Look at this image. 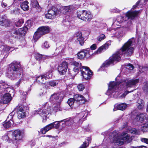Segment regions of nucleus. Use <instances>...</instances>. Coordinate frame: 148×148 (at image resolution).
Here are the masks:
<instances>
[{
  "label": "nucleus",
  "instance_id": "1",
  "mask_svg": "<svg viewBox=\"0 0 148 148\" xmlns=\"http://www.w3.org/2000/svg\"><path fill=\"white\" fill-rule=\"evenodd\" d=\"M116 82L113 81L108 84V89L107 92V95L115 98L122 99L130 92H132L136 89L130 91H128L127 89L136 86L139 82L138 79L129 80L127 78L121 79L118 76L115 79Z\"/></svg>",
  "mask_w": 148,
  "mask_h": 148
},
{
  "label": "nucleus",
  "instance_id": "2",
  "mask_svg": "<svg viewBox=\"0 0 148 148\" xmlns=\"http://www.w3.org/2000/svg\"><path fill=\"white\" fill-rule=\"evenodd\" d=\"M135 42L134 37L129 39L121 48L120 49L114 54L109 58L106 60L101 65L98 71H103L106 68L108 67L110 64L114 63L115 61H119L121 57L123 54L124 56H130L133 53L134 48L132 47Z\"/></svg>",
  "mask_w": 148,
  "mask_h": 148
},
{
  "label": "nucleus",
  "instance_id": "3",
  "mask_svg": "<svg viewBox=\"0 0 148 148\" xmlns=\"http://www.w3.org/2000/svg\"><path fill=\"white\" fill-rule=\"evenodd\" d=\"M14 90L12 87H9L5 82L0 81V104H7L12 100V93L14 95Z\"/></svg>",
  "mask_w": 148,
  "mask_h": 148
},
{
  "label": "nucleus",
  "instance_id": "4",
  "mask_svg": "<svg viewBox=\"0 0 148 148\" xmlns=\"http://www.w3.org/2000/svg\"><path fill=\"white\" fill-rule=\"evenodd\" d=\"M124 134H123L122 136H120L119 135L118 131H114L112 132L109 134V136L106 135L105 137L103 143H104L110 142L118 145H121L124 143L129 142L130 136L127 134L124 136Z\"/></svg>",
  "mask_w": 148,
  "mask_h": 148
},
{
  "label": "nucleus",
  "instance_id": "5",
  "mask_svg": "<svg viewBox=\"0 0 148 148\" xmlns=\"http://www.w3.org/2000/svg\"><path fill=\"white\" fill-rule=\"evenodd\" d=\"M23 67L19 61H14L9 65L8 70L6 73V76L12 80H14L16 77H22L24 74L23 73Z\"/></svg>",
  "mask_w": 148,
  "mask_h": 148
},
{
  "label": "nucleus",
  "instance_id": "6",
  "mask_svg": "<svg viewBox=\"0 0 148 148\" xmlns=\"http://www.w3.org/2000/svg\"><path fill=\"white\" fill-rule=\"evenodd\" d=\"M75 8V7L73 5L64 6L56 4L52 6L48 11L47 13L45 14V16L47 18L51 19L56 15L58 12H60L65 14L67 12H70L73 10Z\"/></svg>",
  "mask_w": 148,
  "mask_h": 148
},
{
  "label": "nucleus",
  "instance_id": "7",
  "mask_svg": "<svg viewBox=\"0 0 148 148\" xmlns=\"http://www.w3.org/2000/svg\"><path fill=\"white\" fill-rule=\"evenodd\" d=\"M51 104L46 102L42 105L41 108L36 111L37 114H39L43 119V121L47 119V116L53 112H56L60 110V107L58 105L55 106L53 108H51Z\"/></svg>",
  "mask_w": 148,
  "mask_h": 148
},
{
  "label": "nucleus",
  "instance_id": "8",
  "mask_svg": "<svg viewBox=\"0 0 148 148\" xmlns=\"http://www.w3.org/2000/svg\"><path fill=\"white\" fill-rule=\"evenodd\" d=\"M30 22V21H27L25 24L26 27L18 29H14L11 32V35L12 37L15 38L21 39V42L22 43L21 45L23 46L26 44V42L22 36L25 35L28 30V27H29L31 26L30 24H28V23Z\"/></svg>",
  "mask_w": 148,
  "mask_h": 148
},
{
  "label": "nucleus",
  "instance_id": "9",
  "mask_svg": "<svg viewBox=\"0 0 148 148\" xmlns=\"http://www.w3.org/2000/svg\"><path fill=\"white\" fill-rule=\"evenodd\" d=\"M69 59L71 61V62H69L71 65L74 66V67H77L80 69L82 75L84 79L89 80L91 78L92 75L93 73L88 67L82 66L80 63L74 61L73 59L71 58H69Z\"/></svg>",
  "mask_w": 148,
  "mask_h": 148
},
{
  "label": "nucleus",
  "instance_id": "10",
  "mask_svg": "<svg viewBox=\"0 0 148 148\" xmlns=\"http://www.w3.org/2000/svg\"><path fill=\"white\" fill-rule=\"evenodd\" d=\"M140 13L141 11L140 10L132 11L131 10L126 13V15L124 16H118L116 21L113 22V24L114 25L116 24L118 25L119 24H121L129 19L133 20L135 17L138 16Z\"/></svg>",
  "mask_w": 148,
  "mask_h": 148
},
{
  "label": "nucleus",
  "instance_id": "11",
  "mask_svg": "<svg viewBox=\"0 0 148 148\" xmlns=\"http://www.w3.org/2000/svg\"><path fill=\"white\" fill-rule=\"evenodd\" d=\"M71 121L72 120H70L68 119H67L60 121L54 122L47 125L43 128L41 129L39 132V133L40 134H44L53 128H58L60 126V122H64L65 123V124L69 125H71V123L69 122H71Z\"/></svg>",
  "mask_w": 148,
  "mask_h": 148
},
{
  "label": "nucleus",
  "instance_id": "12",
  "mask_svg": "<svg viewBox=\"0 0 148 148\" xmlns=\"http://www.w3.org/2000/svg\"><path fill=\"white\" fill-rule=\"evenodd\" d=\"M51 31L50 27L47 26H42L39 27L35 33L33 38L36 41L43 35L49 33Z\"/></svg>",
  "mask_w": 148,
  "mask_h": 148
},
{
  "label": "nucleus",
  "instance_id": "13",
  "mask_svg": "<svg viewBox=\"0 0 148 148\" xmlns=\"http://www.w3.org/2000/svg\"><path fill=\"white\" fill-rule=\"evenodd\" d=\"M28 107L22 104L18 105L12 111L15 113L16 111L17 117L19 119H22L25 116L26 112H27Z\"/></svg>",
  "mask_w": 148,
  "mask_h": 148
},
{
  "label": "nucleus",
  "instance_id": "14",
  "mask_svg": "<svg viewBox=\"0 0 148 148\" xmlns=\"http://www.w3.org/2000/svg\"><path fill=\"white\" fill-rule=\"evenodd\" d=\"M53 69H51L48 71L40 76L36 77V82L39 84H44L46 81L52 77V73Z\"/></svg>",
  "mask_w": 148,
  "mask_h": 148
},
{
  "label": "nucleus",
  "instance_id": "15",
  "mask_svg": "<svg viewBox=\"0 0 148 148\" xmlns=\"http://www.w3.org/2000/svg\"><path fill=\"white\" fill-rule=\"evenodd\" d=\"M12 135L13 140L17 144L23 141L25 134L24 131L18 129L12 132Z\"/></svg>",
  "mask_w": 148,
  "mask_h": 148
},
{
  "label": "nucleus",
  "instance_id": "16",
  "mask_svg": "<svg viewBox=\"0 0 148 148\" xmlns=\"http://www.w3.org/2000/svg\"><path fill=\"white\" fill-rule=\"evenodd\" d=\"M77 16L79 19L86 22L90 21L92 17L91 12H87L86 10L78 11L77 12Z\"/></svg>",
  "mask_w": 148,
  "mask_h": 148
},
{
  "label": "nucleus",
  "instance_id": "17",
  "mask_svg": "<svg viewBox=\"0 0 148 148\" xmlns=\"http://www.w3.org/2000/svg\"><path fill=\"white\" fill-rule=\"evenodd\" d=\"M87 110L84 111L82 112L77 115L75 116L73 119L71 118H69L70 120H72L71 122H69L71 123V125L73 123V122L75 123H79V124L82 123V122L85 120V119L88 114Z\"/></svg>",
  "mask_w": 148,
  "mask_h": 148
},
{
  "label": "nucleus",
  "instance_id": "18",
  "mask_svg": "<svg viewBox=\"0 0 148 148\" xmlns=\"http://www.w3.org/2000/svg\"><path fill=\"white\" fill-rule=\"evenodd\" d=\"M91 52V51L89 48L83 49L77 53V58L82 60L85 57L88 58L92 55Z\"/></svg>",
  "mask_w": 148,
  "mask_h": 148
},
{
  "label": "nucleus",
  "instance_id": "19",
  "mask_svg": "<svg viewBox=\"0 0 148 148\" xmlns=\"http://www.w3.org/2000/svg\"><path fill=\"white\" fill-rule=\"evenodd\" d=\"M0 48L1 51V54L2 55H4L3 59L5 60L9 55V51L11 49H13L12 47H11L7 45H1L0 47Z\"/></svg>",
  "mask_w": 148,
  "mask_h": 148
},
{
  "label": "nucleus",
  "instance_id": "20",
  "mask_svg": "<svg viewBox=\"0 0 148 148\" xmlns=\"http://www.w3.org/2000/svg\"><path fill=\"white\" fill-rule=\"evenodd\" d=\"M14 114L15 112H14L13 111H12L9 114L7 119L8 120V121H5L3 124V126L5 128H9L13 124L14 121L13 120V118Z\"/></svg>",
  "mask_w": 148,
  "mask_h": 148
},
{
  "label": "nucleus",
  "instance_id": "21",
  "mask_svg": "<svg viewBox=\"0 0 148 148\" xmlns=\"http://www.w3.org/2000/svg\"><path fill=\"white\" fill-rule=\"evenodd\" d=\"M63 95L62 94H55L52 95L49 99V101L53 102H56L59 103L63 98Z\"/></svg>",
  "mask_w": 148,
  "mask_h": 148
},
{
  "label": "nucleus",
  "instance_id": "22",
  "mask_svg": "<svg viewBox=\"0 0 148 148\" xmlns=\"http://www.w3.org/2000/svg\"><path fill=\"white\" fill-rule=\"evenodd\" d=\"M68 64L66 61L62 62L58 66V71L60 75L65 73L68 68Z\"/></svg>",
  "mask_w": 148,
  "mask_h": 148
},
{
  "label": "nucleus",
  "instance_id": "23",
  "mask_svg": "<svg viewBox=\"0 0 148 148\" xmlns=\"http://www.w3.org/2000/svg\"><path fill=\"white\" fill-rule=\"evenodd\" d=\"M73 97L76 103L79 105L84 103L86 101L85 97L80 95L76 94L74 95Z\"/></svg>",
  "mask_w": 148,
  "mask_h": 148
},
{
  "label": "nucleus",
  "instance_id": "24",
  "mask_svg": "<svg viewBox=\"0 0 148 148\" xmlns=\"http://www.w3.org/2000/svg\"><path fill=\"white\" fill-rule=\"evenodd\" d=\"M15 0V2H19L20 3V7L24 11H27L29 10V7L28 5L29 2L26 0Z\"/></svg>",
  "mask_w": 148,
  "mask_h": 148
},
{
  "label": "nucleus",
  "instance_id": "25",
  "mask_svg": "<svg viewBox=\"0 0 148 148\" xmlns=\"http://www.w3.org/2000/svg\"><path fill=\"white\" fill-rule=\"evenodd\" d=\"M111 41H109L105 44L100 47L94 53V54H98L104 51L108 48V46L110 45Z\"/></svg>",
  "mask_w": 148,
  "mask_h": 148
},
{
  "label": "nucleus",
  "instance_id": "26",
  "mask_svg": "<svg viewBox=\"0 0 148 148\" xmlns=\"http://www.w3.org/2000/svg\"><path fill=\"white\" fill-rule=\"evenodd\" d=\"M9 24L10 21L7 18L6 16L4 15L0 17V25L6 27L8 26Z\"/></svg>",
  "mask_w": 148,
  "mask_h": 148
},
{
  "label": "nucleus",
  "instance_id": "27",
  "mask_svg": "<svg viewBox=\"0 0 148 148\" xmlns=\"http://www.w3.org/2000/svg\"><path fill=\"white\" fill-rule=\"evenodd\" d=\"M34 57L37 60L40 62H43L44 60L50 58L49 56L42 55L38 53L35 54Z\"/></svg>",
  "mask_w": 148,
  "mask_h": 148
},
{
  "label": "nucleus",
  "instance_id": "28",
  "mask_svg": "<svg viewBox=\"0 0 148 148\" xmlns=\"http://www.w3.org/2000/svg\"><path fill=\"white\" fill-rule=\"evenodd\" d=\"M127 106V105L125 103H123L114 106V108L113 109L114 111L119 110H125Z\"/></svg>",
  "mask_w": 148,
  "mask_h": 148
},
{
  "label": "nucleus",
  "instance_id": "29",
  "mask_svg": "<svg viewBox=\"0 0 148 148\" xmlns=\"http://www.w3.org/2000/svg\"><path fill=\"white\" fill-rule=\"evenodd\" d=\"M141 125V130L143 132H148V119H145Z\"/></svg>",
  "mask_w": 148,
  "mask_h": 148
},
{
  "label": "nucleus",
  "instance_id": "30",
  "mask_svg": "<svg viewBox=\"0 0 148 148\" xmlns=\"http://www.w3.org/2000/svg\"><path fill=\"white\" fill-rule=\"evenodd\" d=\"M144 101L140 99H138L137 101V106L139 109H142L144 108Z\"/></svg>",
  "mask_w": 148,
  "mask_h": 148
},
{
  "label": "nucleus",
  "instance_id": "31",
  "mask_svg": "<svg viewBox=\"0 0 148 148\" xmlns=\"http://www.w3.org/2000/svg\"><path fill=\"white\" fill-rule=\"evenodd\" d=\"M144 119V114L142 113H139L135 118L134 121H140V122H142Z\"/></svg>",
  "mask_w": 148,
  "mask_h": 148
},
{
  "label": "nucleus",
  "instance_id": "32",
  "mask_svg": "<svg viewBox=\"0 0 148 148\" xmlns=\"http://www.w3.org/2000/svg\"><path fill=\"white\" fill-rule=\"evenodd\" d=\"M128 132L132 134H140V131L139 130H136L135 128L129 129L127 132L125 133V134H126Z\"/></svg>",
  "mask_w": 148,
  "mask_h": 148
},
{
  "label": "nucleus",
  "instance_id": "33",
  "mask_svg": "<svg viewBox=\"0 0 148 148\" xmlns=\"http://www.w3.org/2000/svg\"><path fill=\"white\" fill-rule=\"evenodd\" d=\"M30 4L32 6V7L35 8L37 9L40 8V6L38 2L36 0H31Z\"/></svg>",
  "mask_w": 148,
  "mask_h": 148
},
{
  "label": "nucleus",
  "instance_id": "34",
  "mask_svg": "<svg viewBox=\"0 0 148 148\" xmlns=\"http://www.w3.org/2000/svg\"><path fill=\"white\" fill-rule=\"evenodd\" d=\"M139 73H145L148 71V67L140 66L138 69Z\"/></svg>",
  "mask_w": 148,
  "mask_h": 148
},
{
  "label": "nucleus",
  "instance_id": "35",
  "mask_svg": "<svg viewBox=\"0 0 148 148\" xmlns=\"http://www.w3.org/2000/svg\"><path fill=\"white\" fill-rule=\"evenodd\" d=\"M143 89L145 93L148 94V82H145L144 83Z\"/></svg>",
  "mask_w": 148,
  "mask_h": 148
},
{
  "label": "nucleus",
  "instance_id": "36",
  "mask_svg": "<svg viewBox=\"0 0 148 148\" xmlns=\"http://www.w3.org/2000/svg\"><path fill=\"white\" fill-rule=\"evenodd\" d=\"M67 103L68 105L71 107V106L73 105H74L76 103V102L75 101V99L73 98H70L69 99L67 102Z\"/></svg>",
  "mask_w": 148,
  "mask_h": 148
},
{
  "label": "nucleus",
  "instance_id": "37",
  "mask_svg": "<svg viewBox=\"0 0 148 148\" xmlns=\"http://www.w3.org/2000/svg\"><path fill=\"white\" fill-rule=\"evenodd\" d=\"M2 139L6 141H7L9 143H10L12 141V140L10 139L8 134H5L2 137Z\"/></svg>",
  "mask_w": 148,
  "mask_h": 148
},
{
  "label": "nucleus",
  "instance_id": "38",
  "mask_svg": "<svg viewBox=\"0 0 148 148\" xmlns=\"http://www.w3.org/2000/svg\"><path fill=\"white\" fill-rule=\"evenodd\" d=\"M58 84V81L55 80H52L49 82V84L52 87H54Z\"/></svg>",
  "mask_w": 148,
  "mask_h": 148
},
{
  "label": "nucleus",
  "instance_id": "39",
  "mask_svg": "<svg viewBox=\"0 0 148 148\" xmlns=\"http://www.w3.org/2000/svg\"><path fill=\"white\" fill-rule=\"evenodd\" d=\"M77 40L79 42V44L81 46H82L84 45V38L82 36L79 38H78Z\"/></svg>",
  "mask_w": 148,
  "mask_h": 148
},
{
  "label": "nucleus",
  "instance_id": "40",
  "mask_svg": "<svg viewBox=\"0 0 148 148\" xmlns=\"http://www.w3.org/2000/svg\"><path fill=\"white\" fill-rule=\"evenodd\" d=\"M23 23V22L22 19H20L15 23V25L16 27H19L21 26Z\"/></svg>",
  "mask_w": 148,
  "mask_h": 148
},
{
  "label": "nucleus",
  "instance_id": "41",
  "mask_svg": "<svg viewBox=\"0 0 148 148\" xmlns=\"http://www.w3.org/2000/svg\"><path fill=\"white\" fill-rule=\"evenodd\" d=\"M106 38L104 34H100L99 36L97 37V40L99 41H101L104 40Z\"/></svg>",
  "mask_w": 148,
  "mask_h": 148
},
{
  "label": "nucleus",
  "instance_id": "42",
  "mask_svg": "<svg viewBox=\"0 0 148 148\" xmlns=\"http://www.w3.org/2000/svg\"><path fill=\"white\" fill-rule=\"evenodd\" d=\"M124 69H128L129 70H132L134 69V66L132 65L131 64H127L126 66L125 67Z\"/></svg>",
  "mask_w": 148,
  "mask_h": 148
},
{
  "label": "nucleus",
  "instance_id": "43",
  "mask_svg": "<svg viewBox=\"0 0 148 148\" xmlns=\"http://www.w3.org/2000/svg\"><path fill=\"white\" fill-rule=\"evenodd\" d=\"M77 88L79 91H82L84 89L85 86L83 84H81L78 85Z\"/></svg>",
  "mask_w": 148,
  "mask_h": 148
},
{
  "label": "nucleus",
  "instance_id": "44",
  "mask_svg": "<svg viewBox=\"0 0 148 148\" xmlns=\"http://www.w3.org/2000/svg\"><path fill=\"white\" fill-rule=\"evenodd\" d=\"M22 77H23V78H23V79L22 78H21V77H19V76L18 77V78H21L16 83V85L18 87V85L21 84V81H22L23 80H25L26 79V78L25 77V75L24 74V75H23Z\"/></svg>",
  "mask_w": 148,
  "mask_h": 148
},
{
  "label": "nucleus",
  "instance_id": "45",
  "mask_svg": "<svg viewBox=\"0 0 148 148\" xmlns=\"http://www.w3.org/2000/svg\"><path fill=\"white\" fill-rule=\"evenodd\" d=\"M74 36L77 39L78 38H79L82 36V32H78L75 33Z\"/></svg>",
  "mask_w": 148,
  "mask_h": 148
},
{
  "label": "nucleus",
  "instance_id": "46",
  "mask_svg": "<svg viewBox=\"0 0 148 148\" xmlns=\"http://www.w3.org/2000/svg\"><path fill=\"white\" fill-rule=\"evenodd\" d=\"M80 69L76 67H74L73 69V71L75 73L74 74H73L74 76L75 75L78 73L79 70Z\"/></svg>",
  "mask_w": 148,
  "mask_h": 148
},
{
  "label": "nucleus",
  "instance_id": "47",
  "mask_svg": "<svg viewBox=\"0 0 148 148\" xmlns=\"http://www.w3.org/2000/svg\"><path fill=\"white\" fill-rule=\"evenodd\" d=\"M42 48L44 49L48 48L49 47V46L48 42L47 41H46L44 43V44L42 46Z\"/></svg>",
  "mask_w": 148,
  "mask_h": 148
},
{
  "label": "nucleus",
  "instance_id": "48",
  "mask_svg": "<svg viewBox=\"0 0 148 148\" xmlns=\"http://www.w3.org/2000/svg\"><path fill=\"white\" fill-rule=\"evenodd\" d=\"M141 0H139L136 3V4L133 6V8L134 9H135L137 8H138V6H139V4Z\"/></svg>",
  "mask_w": 148,
  "mask_h": 148
},
{
  "label": "nucleus",
  "instance_id": "49",
  "mask_svg": "<svg viewBox=\"0 0 148 148\" xmlns=\"http://www.w3.org/2000/svg\"><path fill=\"white\" fill-rule=\"evenodd\" d=\"M141 141L142 142L148 144V139L145 138H141Z\"/></svg>",
  "mask_w": 148,
  "mask_h": 148
},
{
  "label": "nucleus",
  "instance_id": "50",
  "mask_svg": "<svg viewBox=\"0 0 148 148\" xmlns=\"http://www.w3.org/2000/svg\"><path fill=\"white\" fill-rule=\"evenodd\" d=\"M96 48V45L95 44H93L92 45H91L90 47V49L91 50V53L93 54L92 53V50H94Z\"/></svg>",
  "mask_w": 148,
  "mask_h": 148
},
{
  "label": "nucleus",
  "instance_id": "51",
  "mask_svg": "<svg viewBox=\"0 0 148 148\" xmlns=\"http://www.w3.org/2000/svg\"><path fill=\"white\" fill-rule=\"evenodd\" d=\"M21 94L22 95L24 96L26 95L27 94V92H24L23 91H19Z\"/></svg>",
  "mask_w": 148,
  "mask_h": 148
},
{
  "label": "nucleus",
  "instance_id": "52",
  "mask_svg": "<svg viewBox=\"0 0 148 148\" xmlns=\"http://www.w3.org/2000/svg\"><path fill=\"white\" fill-rule=\"evenodd\" d=\"M127 24L128 26L129 27L130 26H131L132 24V22L130 20H129L127 22Z\"/></svg>",
  "mask_w": 148,
  "mask_h": 148
},
{
  "label": "nucleus",
  "instance_id": "53",
  "mask_svg": "<svg viewBox=\"0 0 148 148\" xmlns=\"http://www.w3.org/2000/svg\"><path fill=\"white\" fill-rule=\"evenodd\" d=\"M100 27L102 29V27H105L106 26V24L104 23H100Z\"/></svg>",
  "mask_w": 148,
  "mask_h": 148
},
{
  "label": "nucleus",
  "instance_id": "54",
  "mask_svg": "<svg viewBox=\"0 0 148 148\" xmlns=\"http://www.w3.org/2000/svg\"><path fill=\"white\" fill-rule=\"evenodd\" d=\"M113 12L114 13L119 12H120V10L116 8L113 9Z\"/></svg>",
  "mask_w": 148,
  "mask_h": 148
},
{
  "label": "nucleus",
  "instance_id": "55",
  "mask_svg": "<svg viewBox=\"0 0 148 148\" xmlns=\"http://www.w3.org/2000/svg\"><path fill=\"white\" fill-rule=\"evenodd\" d=\"M1 6L3 8H5L7 6V4L5 3H1Z\"/></svg>",
  "mask_w": 148,
  "mask_h": 148
},
{
  "label": "nucleus",
  "instance_id": "56",
  "mask_svg": "<svg viewBox=\"0 0 148 148\" xmlns=\"http://www.w3.org/2000/svg\"><path fill=\"white\" fill-rule=\"evenodd\" d=\"M73 86V84H70L68 85H67V87L68 88H72Z\"/></svg>",
  "mask_w": 148,
  "mask_h": 148
},
{
  "label": "nucleus",
  "instance_id": "57",
  "mask_svg": "<svg viewBox=\"0 0 148 148\" xmlns=\"http://www.w3.org/2000/svg\"><path fill=\"white\" fill-rule=\"evenodd\" d=\"M137 148H147V147L144 146H140L136 147Z\"/></svg>",
  "mask_w": 148,
  "mask_h": 148
},
{
  "label": "nucleus",
  "instance_id": "58",
  "mask_svg": "<svg viewBox=\"0 0 148 148\" xmlns=\"http://www.w3.org/2000/svg\"><path fill=\"white\" fill-rule=\"evenodd\" d=\"M65 24L67 26H68V25H69V24L70 23V22L69 21H66L65 22Z\"/></svg>",
  "mask_w": 148,
  "mask_h": 148
},
{
  "label": "nucleus",
  "instance_id": "59",
  "mask_svg": "<svg viewBox=\"0 0 148 148\" xmlns=\"http://www.w3.org/2000/svg\"><path fill=\"white\" fill-rule=\"evenodd\" d=\"M79 1H81V2L82 1V3L84 4L86 2V0H79Z\"/></svg>",
  "mask_w": 148,
  "mask_h": 148
},
{
  "label": "nucleus",
  "instance_id": "60",
  "mask_svg": "<svg viewBox=\"0 0 148 148\" xmlns=\"http://www.w3.org/2000/svg\"><path fill=\"white\" fill-rule=\"evenodd\" d=\"M146 111H148V101L147 103V107L146 108Z\"/></svg>",
  "mask_w": 148,
  "mask_h": 148
},
{
  "label": "nucleus",
  "instance_id": "61",
  "mask_svg": "<svg viewBox=\"0 0 148 148\" xmlns=\"http://www.w3.org/2000/svg\"><path fill=\"white\" fill-rule=\"evenodd\" d=\"M44 136H46V137H51V136H50V135H45Z\"/></svg>",
  "mask_w": 148,
  "mask_h": 148
},
{
  "label": "nucleus",
  "instance_id": "62",
  "mask_svg": "<svg viewBox=\"0 0 148 148\" xmlns=\"http://www.w3.org/2000/svg\"><path fill=\"white\" fill-rule=\"evenodd\" d=\"M108 31H110V30H111V29H108Z\"/></svg>",
  "mask_w": 148,
  "mask_h": 148
},
{
  "label": "nucleus",
  "instance_id": "63",
  "mask_svg": "<svg viewBox=\"0 0 148 148\" xmlns=\"http://www.w3.org/2000/svg\"><path fill=\"white\" fill-rule=\"evenodd\" d=\"M145 1H148V0H145Z\"/></svg>",
  "mask_w": 148,
  "mask_h": 148
},
{
  "label": "nucleus",
  "instance_id": "64",
  "mask_svg": "<svg viewBox=\"0 0 148 148\" xmlns=\"http://www.w3.org/2000/svg\"><path fill=\"white\" fill-rule=\"evenodd\" d=\"M146 51H147V52H148V50H147V49L146 50Z\"/></svg>",
  "mask_w": 148,
  "mask_h": 148
}]
</instances>
